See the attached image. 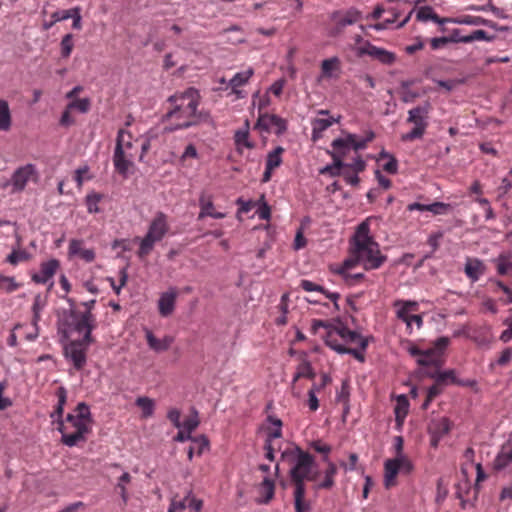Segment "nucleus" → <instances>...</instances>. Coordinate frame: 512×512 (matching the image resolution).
Returning a JSON list of instances; mask_svg holds the SVG:
<instances>
[{"instance_id": "f257e3e1", "label": "nucleus", "mask_w": 512, "mask_h": 512, "mask_svg": "<svg viewBox=\"0 0 512 512\" xmlns=\"http://www.w3.org/2000/svg\"><path fill=\"white\" fill-rule=\"evenodd\" d=\"M201 96L197 89L190 87L176 92L166 100V113L163 117L169 131L187 129L202 123H210L209 112L199 109Z\"/></svg>"}, {"instance_id": "338daca9", "label": "nucleus", "mask_w": 512, "mask_h": 512, "mask_svg": "<svg viewBox=\"0 0 512 512\" xmlns=\"http://www.w3.org/2000/svg\"><path fill=\"white\" fill-rule=\"evenodd\" d=\"M167 418L173 423V425L176 428L180 429L182 427V423L180 421L181 413L178 409L173 408V409L169 410V412L167 414Z\"/></svg>"}, {"instance_id": "37998d69", "label": "nucleus", "mask_w": 512, "mask_h": 512, "mask_svg": "<svg viewBox=\"0 0 512 512\" xmlns=\"http://www.w3.org/2000/svg\"><path fill=\"white\" fill-rule=\"evenodd\" d=\"M431 429V433L437 435L438 437H443L448 434L451 429V423L448 418L443 417L438 421L434 422Z\"/></svg>"}, {"instance_id": "ddd939ff", "label": "nucleus", "mask_w": 512, "mask_h": 512, "mask_svg": "<svg viewBox=\"0 0 512 512\" xmlns=\"http://www.w3.org/2000/svg\"><path fill=\"white\" fill-rule=\"evenodd\" d=\"M286 129V120L275 114L260 115L254 126V130H258L259 132H273L277 135L284 133Z\"/></svg>"}, {"instance_id": "412c9836", "label": "nucleus", "mask_w": 512, "mask_h": 512, "mask_svg": "<svg viewBox=\"0 0 512 512\" xmlns=\"http://www.w3.org/2000/svg\"><path fill=\"white\" fill-rule=\"evenodd\" d=\"M253 74L252 68L236 73L227 83V87L231 88L230 94L236 95L237 98H243L244 94L239 88L246 85Z\"/></svg>"}, {"instance_id": "1a4fd4ad", "label": "nucleus", "mask_w": 512, "mask_h": 512, "mask_svg": "<svg viewBox=\"0 0 512 512\" xmlns=\"http://www.w3.org/2000/svg\"><path fill=\"white\" fill-rule=\"evenodd\" d=\"M404 440L402 436L394 438L395 457L387 459L384 463V485L387 489L396 485V478L400 471L410 473L413 465L403 453Z\"/></svg>"}, {"instance_id": "9b49d317", "label": "nucleus", "mask_w": 512, "mask_h": 512, "mask_svg": "<svg viewBox=\"0 0 512 512\" xmlns=\"http://www.w3.org/2000/svg\"><path fill=\"white\" fill-rule=\"evenodd\" d=\"M431 110V104L424 102L417 107L409 110L407 122L414 125L413 129L403 136L404 140L412 141L421 138L428 126V117Z\"/></svg>"}, {"instance_id": "b1692460", "label": "nucleus", "mask_w": 512, "mask_h": 512, "mask_svg": "<svg viewBox=\"0 0 512 512\" xmlns=\"http://www.w3.org/2000/svg\"><path fill=\"white\" fill-rule=\"evenodd\" d=\"M486 271V266L478 258L467 257L464 273L471 280V282H477Z\"/></svg>"}, {"instance_id": "f704fd0d", "label": "nucleus", "mask_w": 512, "mask_h": 512, "mask_svg": "<svg viewBox=\"0 0 512 512\" xmlns=\"http://www.w3.org/2000/svg\"><path fill=\"white\" fill-rule=\"evenodd\" d=\"M409 410V401L405 395H400L397 398V404L394 409L395 412V421L397 424V428L400 429L404 423V420L408 414Z\"/></svg>"}, {"instance_id": "2eb2a0df", "label": "nucleus", "mask_w": 512, "mask_h": 512, "mask_svg": "<svg viewBox=\"0 0 512 512\" xmlns=\"http://www.w3.org/2000/svg\"><path fill=\"white\" fill-rule=\"evenodd\" d=\"M91 343H85L84 337L78 341H71L65 347L66 357L69 358L74 367L80 370L86 364V349Z\"/></svg>"}, {"instance_id": "5fc2aeb1", "label": "nucleus", "mask_w": 512, "mask_h": 512, "mask_svg": "<svg viewBox=\"0 0 512 512\" xmlns=\"http://www.w3.org/2000/svg\"><path fill=\"white\" fill-rule=\"evenodd\" d=\"M61 46V56L63 58H68L71 55V52L74 47L73 42V35L72 34H66L60 43Z\"/></svg>"}, {"instance_id": "423d86ee", "label": "nucleus", "mask_w": 512, "mask_h": 512, "mask_svg": "<svg viewBox=\"0 0 512 512\" xmlns=\"http://www.w3.org/2000/svg\"><path fill=\"white\" fill-rule=\"evenodd\" d=\"M450 344V339L446 336L437 338L433 346L427 349H421L416 345H411L408 352L411 356L416 357V362L422 367L424 374L427 370H434L443 366L442 355L444 350Z\"/></svg>"}, {"instance_id": "58836bf2", "label": "nucleus", "mask_w": 512, "mask_h": 512, "mask_svg": "<svg viewBox=\"0 0 512 512\" xmlns=\"http://www.w3.org/2000/svg\"><path fill=\"white\" fill-rule=\"evenodd\" d=\"M352 268L345 267V261L342 263L341 267L338 269V274L342 276L345 283L349 286L356 285L360 283L364 279L363 273H351L350 270Z\"/></svg>"}, {"instance_id": "0e129e2a", "label": "nucleus", "mask_w": 512, "mask_h": 512, "mask_svg": "<svg viewBox=\"0 0 512 512\" xmlns=\"http://www.w3.org/2000/svg\"><path fill=\"white\" fill-rule=\"evenodd\" d=\"M449 205L442 202H434L427 205V211L432 212L435 215L443 214L448 209Z\"/></svg>"}, {"instance_id": "c756f323", "label": "nucleus", "mask_w": 512, "mask_h": 512, "mask_svg": "<svg viewBox=\"0 0 512 512\" xmlns=\"http://www.w3.org/2000/svg\"><path fill=\"white\" fill-rule=\"evenodd\" d=\"M340 117L334 118H316L311 122L312 125V139L317 141L322 137L324 131L331 127L334 123H338Z\"/></svg>"}, {"instance_id": "393cba45", "label": "nucleus", "mask_w": 512, "mask_h": 512, "mask_svg": "<svg viewBox=\"0 0 512 512\" xmlns=\"http://www.w3.org/2000/svg\"><path fill=\"white\" fill-rule=\"evenodd\" d=\"M177 295L178 294L175 289H170L169 291L161 294L158 300V310L162 317H168L173 313Z\"/></svg>"}, {"instance_id": "7c9ffc66", "label": "nucleus", "mask_w": 512, "mask_h": 512, "mask_svg": "<svg viewBox=\"0 0 512 512\" xmlns=\"http://www.w3.org/2000/svg\"><path fill=\"white\" fill-rule=\"evenodd\" d=\"M300 287L304 290V291H307V292H313V291H317V292H320L322 294H324L328 299H330L333 304H334V307L339 310V306H338V299L340 298V295L339 293H332V292H329L327 291L324 287L310 281V280H302L300 282Z\"/></svg>"}, {"instance_id": "a878e982", "label": "nucleus", "mask_w": 512, "mask_h": 512, "mask_svg": "<svg viewBox=\"0 0 512 512\" xmlns=\"http://www.w3.org/2000/svg\"><path fill=\"white\" fill-rule=\"evenodd\" d=\"M341 73V61L334 56L324 59L321 62V73L319 79H337Z\"/></svg>"}, {"instance_id": "c9c22d12", "label": "nucleus", "mask_w": 512, "mask_h": 512, "mask_svg": "<svg viewBox=\"0 0 512 512\" xmlns=\"http://www.w3.org/2000/svg\"><path fill=\"white\" fill-rule=\"evenodd\" d=\"M199 205L201 208V211L198 215V219H202L204 217H212L215 219H222L225 217V214L222 212H216L214 210L213 202L208 198H206L204 195L201 196L199 200Z\"/></svg>"}, {"instance_id": "a18cd8bd", "label": "nucleus", "mask_w": 512, "mask_h": 512, "mask_svg": "<svg viewBox=\"0 0 512 512\" xmlns=\"http://www.w3.org/2000/svg\"><path fill=\"white\" fill-rule=\"evenodd\" d=\"M136 405L142 410V417L148 418L154 412V401L148 397H138Z\"/></svg>"}, {"instance_id": "a211bd4d", "label": "nucleus", "mask_w": 512, "mask_h": 512, "mask_svg": "<svg viewBox=\"0 0 512 512\" xmlns=\"http://www.w3.org/2000/svg\"><path fill=\"white\" fill-rule=\"evenodd\" d=\"M59 267L60 262L57 259L43 262L40 265L39 272L32 275V280L38 284H45L53 278Z\"/></svg>"}, {"instance_id": "69168bd1", "label": "nucleus", "mask_w": 512, "mask_h": 512, "mask_svg": "<svg viewBox=\"0 0 512 512\" xmlns=\"http://www.w3.org/2000/svg\"><path fill=\"white\" fill-rule=\"evenodd\" d=\"M115 170L117 173L121 174L123 177H127L128 173L132 169L133 162H114Z\"/></svg>"}, {"instance_id": "dca6fc26", "label": "nucleus", "mask_w": 512, "mask_h": 512, "mask_svg": "<svg viewBox=\"0 0 512 512\" xmlns=\"http://www.w3.org/2000/svg\"><path fill=\"white\" fill-rule=\"evenodd\" d=\"M395 308L396 317L406 323L407 329H410L409 319L413 316V313L419 310V304L412 300H396L393 303Z\"/></svg>"}, {"instance_id": "6ab92c4d", "label": "nucleus", "mask_w": 512, "mask_h": 512, "mask_svg": "<svg viewBox=\"0 0 512 512\" xmlns=\"http://www.w3.org/2000/svg\"><path fill=\"white\" fill-rule=\"evenodd\" d=\"M69 257H79L86 263H91L95 260L96 254L94 249H87L83 247V240L71 239L68 247Z\"/></svg>"}, {"instance_id": "72a5a7b5", "label": "nucleus", "mask_w": 512, "mask_h": 512, "mask_svg": "<svg viewBox=\"0 0 512 512\" xmlns=\"http://www.w3.org/2000/svg\"><path fill=\"white\" fill-rule=\"evenodd\" d=\"M325 343L327 346H329L331 349H333L339 354H343L346 348V346L341 341L339 327H335L328 330L325 336Z\"/></svg>"}, {"instance_id": "c85d7f7f", "label": "nucleus", "mask_w": 512, "mask_h": 512, "mask_svg": "<svg viewBox=\"0 0 512 512\" xmlns=\"http://www.w3.org/2000/svg\"><path fill=\"white\" fill-rule=\"evenodd\" d=\"M145 337L148 346L155 352H163L168 350L172 343L174 342L173 336L166 335L162 339H158L150 330H146Z\"/></svg>"}, {"instance_id": "bb28decb", "label": "nucleus", "mask_w": 512, "mask_h": 512, "mask_svg": "<svg viewBox=\"0 0 512 512\" xmlns=\"http://www.w3.org/2000/svg\"><path fill=\"white\" fill-rule=\"evenodd\" d=\"M340 338L343 344H356L361 348V350L365 351L368 346V339L362 337L359 333L350 330L345 326H340Z\"/></svg>"}, {"instance_id": "c03bdc74", "label": "nucleus", "mask_w": 512, "mask_h": 512, "mask_svg": "<svg viewBox=\"0 0 512 512\" xmlns=\"http://www.w3.org/2000/svg\"><path fill=\"white\" fill-rule=\"evenodd\" d=\"M267 419L273 425L267 433V442H271L273 439H278L282 436V421L274 416H268Z\"/></svg>"}, {"instance_id": "0eeeda50", "label": "nucleus", "mask_w": 512, "mask_h": 512, "mask_svg": "<svg viewBox=\"0 0 512 512\" xmlns=\"http://www.w3.org/2000/svg\"><path fill=\"white\" fill-rule=\"evenodd\" d=\"M374 138L375 134L371 130L365 131L363 135L343 132L340 137L332 141L331 150L328 153L333 160H341V158L348 156L352 151L357 153L365 149Z\"/></svg>"}, {"instance_id": "13d9d810", "label": "nucleus", "mask_w": 512, "mask_h": 512, "mask_svg": "<svg viewBox=\"0 0 512 512\" xmlns=\"http://www.w3.org/2000/svg\"><path fill=\"white\" fill-rule=\"evenodd\" d=\"M387 12L391 14L390 17L386 18L384 23L376 24L374 26L376 30H381L385 28L387 25L395 23L400 16V12L395 8H391Z\"/></svg>"}, {"instance_id": "9d476101", "label": "nucleus", "mask_w": 512, "mask_h": 512, "mask_svg": "<svg viewBox=\"0 0 512 512\" xmlns=\"http://www.w3.org/2000/svg\"><path fill=\"white\" fill-rule=\"evenodd\" d=\"M169 231L167 216L163 212H158L151 221L147 234L141 239L137 255L140 258L148 256L155 243L161 241Z\"/></svg>"}, {"instance_id": "864d4df0", "label": "nucleus", "mask_w": 512, "mask_h": 512, "mask_svg": "<svg viewBox=\"0 0 512 512\" xmlns=\"http://www.w3.org/2000/svg\"><path fill=\"white\" fill-rule=\"evenodd\" d=\"M67 106L71 110L87 113L90 110L91 102L88 98L74 99Z\"/></svg>"}, {"instance_id": "f8f14e48", "label": "nucleus", "mask_w": 512, "mask_h": 512, "mask_svg": "<svg viewBox=\"0 0 512 512\" xmlns=\"http://www.w3.org/2000/svg\"><path fill=\"white\" fill-rule=\"evenodd\" d=\"M365 168V162H353L352 165L346 162H332V164L319 170L320 174L330 176H342L347 184L357 185L359 183L358 173Z\"/></svg>"}, {"instance_id": "8fccbe9b", "label": "nucleus", "mask_w": 512, "mask_h": 512, "mask_svg": "<svg viewBox=\"0 0 512 512\" xmlns=\"http://www.w3.org/2000/svg\"><path fill=\"white\" fill-rule=\"evenodd\" d=\"M20 284L13 277L0 275V291L12 293L20 288Z\"/></svg>"}, {"instance_id": "473e14b6", "label": "nucleus", "mask_w": 512, "mask_h": 512, "mask_svg": "<svg viewBox=\"0 0 512 512\" xmlns=\"http://www.w3.org/2000/svg\"><path fill=\"white\" fill-rule=\"evenodd\" d=\"M55 395L58 399L57 405L54 408V411L50 414L51 419L53 422H56L58 424L59 420H63V412H64V406L67 401V391L63 386H60L57 388Z\"/></svg>"}, {"instance_id": "3c124183", "label": "nucleus", "mask_w": 512, "mask_h": 512, "mask_svg": "<svg viewBox=\"0 0 512 512\" xmlns=\"http://www.w3.org/2000/svg\"><path fill=\"white\" fill-rule=\"evenodd\" d=\"M131 481V475L128 472L123 473L119 479L116 488L119 490V494L124 502L126 504L128 502V493L126 489V484H128Z\"/></svg>"}, {"instance_id": "e2e57ef3", "label": "nucleus", "mask_w": 512, "mask_h": 512, "mask_svg": "<svg viewBox=\"0 0 512 512\" xmlns=\"http://www.w3.org/2000/svg\"><path fill=\"white\" fill-rule=\"evenodd\" d=\"M198 425H199L198 416H197V414H195L194 416H190L189 418H187L182 423L181 428H184L186 431L192 433L198 427Z\"/></svg>"}, {"instance_id": "680f3d73", "label": "nucleus", "mask_w": 512, "mask_h": 512, "mask_svg": "<svg viewBox=\"0 0 512 512\" xmlns=\"http://www.w3.org/2000/svg\"><path fill=\"white\" fill-rule=\"evenodd\" d=\"M70 18L73 19L72 27L74 29L80 30L82 28L81 25V8L80 7H74L70 9Z\"/></svg>"}, {"instance_id": "2f4dec72", "label": "nucleus", "mask_w": 512, "mask_h": 512, "mask_svg": "<svg viewBox=\"0 0 512 512\" xmlns=\"http://www.w3.org/2000/svg\"><path fill=\"white\" fill-rule=\"evenodd\" d=\"M295 512H309L311 510L310 501L306 499V486H293Z\"/></svg>"}, {"instance_id": "4c0bfd02", "label": "nucleus", "mask_w": 512, "mask_h": 512, "mask_svg": "<svg viewBox=\"0 0 512 512\" xmlns=\"http://www.w3.org/2000/svg\"><path fill=\"white\" fill-rule=\"evenodd\" d=\"M12 126V116L9 104L6 100L0 99V131L8 132Z\"/></svg>"}, {"instance_id": "de8ad7c7", "label": "nucleus", "mask_w": 512, "mask_h": 512, "mask_svg": "<svg viewBox=\"0 0 512 512\" xmlns=\"http://www.w3.org/2000/svg\"><path fill=\"white\" fill-rule=\"evenodd\" d=\"M47 304L46 297L41 294H37L34 298L32 312H33V323L34 325L40 320V313L45 308Z\"/></svg>"}, {"instance_id": "f03ea898", "label": "nucleus", "mask_w": 512, "mask_h": 512, "mask_svg": "<svg viewBox=\"0 0 512 512\" xmlns=\"http://www.w3.org/2000/svg\"><path fill=\"white\" fill-rule=\"evenodd\" d=\"M387 261L379 244L370 231L369 219L361 222L349 242L348 257L345 259L346 268L361 265L366 271L379 269Z\"/></svg>"}, {"instance_id": "e433bc0d", "label": "nucleus", "mask_w": 512, "mask_h": 512, "mask_svg": "<svg viewBox=\"0 0 512 512\" xmlns=\"http://www.w3.org/2000/svg\"><path fill=\"white\" fill-rule=\"evenodd\" d=\"M338 468L335 463L328 461L327 468L324 472V480L318 483L316 489H331L335 485V476L337 475Z\"/></svg>"}, {"instance_id": "4be33fe9", "label": "nucleus", "mask_w": 512, "mask_h": 512, "mask_svg": "<svg viewBox=\"0 0 512 512\" xmlns=\"http://www.w3.org/2000/svg\"><path fill=\"white\" fill-rule=\"evenodd\" d=\"M316 376V373L311 365V363L307 359H303L296 367V372L292 378V393L294 396L299 397L300 392L296 391L295 384L301 378H307L313 380Z\"/></svg>"}, {"instance_id": "6e6d98bb", "label": "nucleus", "mask_w": 512, "mask_h": 512, "mask_svg": "<svg viewBox=\"0 0 512 512\" xmlns=\"http://www.w3.org/2000/svg\"><path fill=\"white\" fill-rule=\"evenodd\" d=\"M192 446H196V455L201 456L209 448V440L206 436L200 435L192 439Z\"/></svg>"}, {"instance_id": "49530a36", "label": "nucleus", "mask_w": 512, "mask_h": 512, "mask_svg": "<svg viewBox=\"0 0 512 512\" xmlns=\"http://www.w3.org/2000/svg\"><path fill=\"white\" fill-rule=\"evenodd\" d=\"M30 259L29 253L24 249H13L7 256L6 261L11 265H17L20 262H26Z\"/></svg>"}, {"instance_id": "f3484780", "label": "nucleus", "mask_w": 512, "mask_h": 512, "mask_svg": "<svg viewBox=\"0 0 512 512\" xmlns=\"http://www.w3.org/2000/svg\"><path fill=\"white\" fill-rule=\"evenodd\" d=\"M360 17V13L354 9L345 12L335 11L332 14V20L335 22V32L337 34L341 33L346 26L356 23Z\"/></svg>"}, {"instance_id": "7ed1b4c3", "label": "nucleus", "mask_w": 512, "mask_h": 512, "mask_svg": "<svg viewBox=\"0 0 512 512\" xmlns=\"http://www.w3.org/2000/svg\"><path fill=\"white\" fill-rule=\"evenodd\" d=\"M93 419L89 406L85 402L77 404L72 413L67 414L64 420L58 421L57 430L61 433V442L68 446H77L87 440L92 431Z\"/></svg>"}, {"instance_id": "6e6552de", "label": "nucleus", "mask_w": 512, "mask_h": 512, "mask_svg": "<svg viewBox=\"0 0 512 512\" xmlns=\"http://www.w3.org/2000/svg\"><path fill=\"white\" fill-rule=\"evenodd\" d=\"M149 145L147 139H134L130 132L120 129L116 139L114 160H142Z\"/></svg>"}, {"instance_id": "ea45409f", "label": "nucleus", "mask_w": 512, "mask_h": 512, "mask_svg": "<svg viewBox=\"0 0 512 512\" xmlns=\"http://www.w3.org/2000/svg\"><path fill=\"white\" fill-rule=\"evenodd\" d=\"M235 144L241 156H243L244 149L253 148V143L249 140V132L247 130L237 131L235 133Z\"/></svg>"}, {"instance_id": "39448f33", "label": "nucleus", "mask_w": 512, "mask_h": 512, "mask_svg": "<svg viewBox=\"0 0 512 512\" xmlns=\"http://www.w3.org/2000/svg\"><path fill=\"white\" fill-rule=\"evenodd\" d=\"M69 303V312L64 319V332H78L83 333L84 342L92 343V331L95 329L97 322L96 317L90 311H82L80 307L76 306L75 301L71 298L67 299Z\"/></svg>"}, {"instance_id": "20e7f679", "label": "nucleus", "mask_w": 512, "mask_h": 512, "mask_svg": "<svg viewBox=\"0 0 512 512\" xmlns=\"http://www.w3.org/2000/svg\"><path fill=\"white\" fill-rule=\"evenodd\" d=\"M282 457L287 458L291 466L289 477L293 486H306V480H316L318 472L314 471L315 460L310 453L295 447L284 451Z\"/></svg>"}, {"instance_id": "aec40b11", "label": "nucleus", "mask_w": 512, "mask_h": 512, "mask_svg": "<svg viewBox=\"0 0 512 512\" xmlns=\"http://www.w3.org/2000/svg\"><path fill=\"white\" fill-rule=\"evenodd\" d=\"M512 465V441L504 443L495 459L493 460V469L496 472L505 470Z\"/></svg>"}, {"instance_id": "5701e85b", "label": "nucleus", "mask_w": 512, "mask_h": 512, "mask_svg": "<svg viewBox=\"0 0 512 512\" xmlns=\"http://www.w3.org/2000/svg\"><path fill=\"white\" fill-rule=\"evenodd\" d=\"M36 179L35 168L28 163L24 167L19 168L13 175V185L17 190H22L29 181Z\"/></svg>"}, {"instance_id": "774afa93", "label": "nucleus", "mask_w": 512, "mask_h": 512, "mask_svg": "<svg viewBox=\"0 0 512 512\" xmlns=\"http://www.w3.org/2000/svg\"><path fill=\"white\" fill-rule=\"evenodd\" d=\"M512 359V348L507 347L502 352L500 357L497 360V364L500 366L507 365Z\"/></svg>"}, {"instance_id": "052dcab7", "label": "nucleus", "mask_w": 512, "mask_h": 512, "mask_svg": "<svg viewBox=\"0 0 512 512\" xmlns=\"http://www.w3.org/2000/svg\"><path fill=\"white\" fill-rule=\"evenodd\" d=\"M312 448L318 452V453H321V454H324V461L325 462H328L329 461V458H328V454L331 452V446L325 444V443H322L321 441H314L312 444H311Z\"/></svg>"}, {"instance_id": "cd10ccee", "label": "nucleus", "mask_w": 512, "mask_h": 512, "mask_svg": "<svg viewBox=\"0 0 512 512\" xmlns=\"http://www.w3.org/2000/svg\"><path fill=\"white\" fill-rule=\"evenodd\" d=\"M424 375L436 381L443 388L450 384H454V381H456V374L453 369L440 371V368H435L434 370L425 371Z\"/></svg>"}, {"instance_id": "a19ab883", "label": "nucleus", "mask_w": 512, "mask_h": 512, "mask_svg": "<svg viewBox=\"0 0 512 512\" xmlns=\"http://www.w3.org/2000/svg\"><path fill=\"white\" fill-rule=\"evenodd\" d=\"M104 198L103 194L92 192L86 195L85 197V204L87 207V211L91 214L93 213H99L100 208L98 204L102 201Z\"/></svg>"}, {"instance_id": "4468645a", "label": "nucleus", "mask_w": 512, "mask_h": 512, "mask_svg": "<svg viewBox=\"0 0 512 512\" xmlns=\"http://www.w3.org/2000/svg\"><path fill=\"white\" fill-rule=\"evenodd\" d=\"M359 56L368 55L384 65H392L396 61V55L384 48L377 47L366 41L357 50Z\"/></svg>"}, {"instance_id": "603ef678", "label": "nucleus", "mask_w": 512, "mask_h": 512, "mask_svg": "<svg viewBox=\"0 0 512 512\" xmlns=\"http://www.w3.org/2000/svg\"><path fill=\"white\" fill-rule=\"evenodd\" d=\"M486 20L480 16L461 15L456 17V24L479 26L485 24Z\"/></svg>"}, {"instance_id": "79ce46f5", "label": "nucleus", "mask_w": 512, "mask_h": 512, "mask_svg": "<svg viewBox=\"0 0 512 512\" xmlns=\"http://www.w3.org/2000/svg\"><path fill=\"white\" fill-rule=\"evenodd\" d=\"M437 15L431 6H421L416 11V20L419 22L433 21L435 23Z\"/></svg>"}, {"instance_id": "4d7b16f0", "label": "nucleus", "mask_w": 512, "mask_h": 512, "mask_svg": "<svg viewBox=\"0 0 512 512\" xmlns=\"http://www.w3.org/2000/svg\"><path fill=\"white\" fill-rule=\"evenodd\" d=\"M73 178L77 182L78 187L80 188L84 181L92 178V175L90 174L88 167L84 166L75 171Z\"/></svg>"}, {"instance_id": "bf43d9fd", "label": "nucleus", "mask_w": 512, "mask_h": 512, "mask_svg": "<svg viewBox=\"0 0 512 512\" xmlns=\"http://www.w3.org/2000/svg\"><path fill=\"white\" fill-rule=\"evenodd\" d=\"M491 38L487 35V32L484 30H475L469 35H465L466 43H471L473 41H489Z\"/></svg>"}, {"instance_id": "09e8293b", "label": "nucleus", "mask_w": 512, "mask_h": 512, "mask_svg": "<svg viewBox=\"0 0 512 512\" xmlns=\"http://www.w3.org/2000/svg\"><path fill=\"white\" fill-rule=\"evenodd\" d=\"M275 483L274 480L265 477L261 484V493L264 497L263 502L268 503L274 496Z\"/></svg>"}]
</instances>
